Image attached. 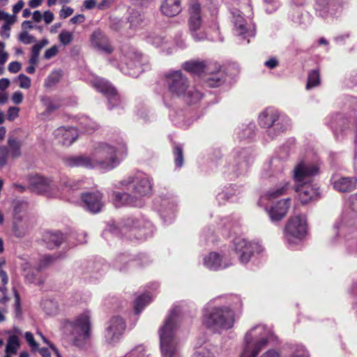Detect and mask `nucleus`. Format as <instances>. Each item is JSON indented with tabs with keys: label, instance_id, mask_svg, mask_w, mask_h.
Masks as SVG:
<instances>
[{
	"label": "nucleus",
	"instance_id": "f257e3e1",
	"mask_svg": "<svg viewBox=\"0 0 357 357\" xmlns=\"http://www.w3.org/2000/svg\"><path fill=\"white\" fill-rule=\"evenodd\" d=\"M130 193L113 192L112 199L116 206L123 205L141 207L143 206L142 197L151 194L153 182L146 174L138 173L130 176L121 182Z\"/></svg>",
	"mask_w": 357,
	"mask_h": 357
},
{
	"label": "nucleus",
	"instance_id": "f03ea898",
	"mask_svg": "<svg viewBox=\"0 0 357 357\" xmlns=\"http://www.w3.org/2000/svg\"><path fill=\"white\" fill-rule=\"evenodd\" d=\"M319 173L317 165L307 164L303 161L294 167L293 178L296 183L295 190L302 204H307L319 196V188L312 183V178Z\"/></svg>",
	"mask_w": 357,
	"mask_h": 357
},
{
	"label": "nucleus",
	"instance_id": "7ed1b4c3",
	"mask_svg": "<svg viewBox=\"0 0 357 357\" xmlns=\"http://www.w3.org/2000/svg\"><path fill=\"white\" fill-rule=\"evenodd\" d=\"M127 155V146L120 137L110 144L100 143L92 155L96 167L109 171L118 166Z\"/></svg>",
	"mask_w": 357,
	"mask_h": 357
},
{
	"label": "nucleus",
	"instance_id": "20e7f679",
	"mask_svg": "<svg viewBox=\"0 0 357 357\" xmlns=\"http://www.w3.org/2000/svg\"><path fill=\"white\" fill-rule=\"evenodd\" d=\"M181 315V307L174 306L159 330L162 357H178L176 331L180 325Z\"/></svg>",
	"mask_w": 357,
	"mask_h": 357
},
{
	"label": "nucleus",
	"instance_id": "39448f33",
	"mask_svg": "<svg viewBox=\"0 0 357 357\" xmlns=\"http://www.w3.org/2000/svg\"><path fill=\"white\" fill-rule=\"evenodd\" d=\"M273 334L264 325H257L245 335V347L240 357H256L271 339ZM261 357H280L278 351L268 350Z\"/></svg>",
	"mask_w": 357,
	"mask_h": 357
},
{
	"label": "nucleus",
	"instance_id": "423d86ee",
	"mask_svg": "<svg viewBox=\"0 0 357 357\" xmlns=\"http://www.w3.org/2000/svg\"><path fill=\"white\" fill-rule=\"evenodd\" d=\"M165 77L170 93L182 98L188 104L197 103L202 98V93L195 86L189 85L188 78L181 70L169 72L165 75Z\"/></svg>",
	"mask_w": 357,
	"mask_h": 357
},
{
	"label": "nucleus",
	"instance_id": "0eeeda50",
	"mask_svg": "<svg viewBox=\"0 0 357 357\" xmlns=\"http://www.w3.org/2000/svg\"><path fill=\"white\" fill-rule=\"evenodd\" d=\"M185 70L197 75L210 87H218L225 81V74L217 62L190 61L183 64Z\"/></svg>",
	"mask_w": 357,
	"mask_h": 357
},
{
	"label": "nucleus",
	"instance_id": "6e6552de",
	"mask_svg": "<svg viewBox=\"0 0 357 357\" xmlns=\"http://www.w3.org/2000/svg\"><path fill=\"white\" fill-rule=\"evenodd\" d=\"M108 232L115 235L121 233L131 241H144L152 235L153 225L142 218H128L123 220L120 229L110 227L108 231H105L104 234L107 235Z\"/></svg>",
	"mask_w": 357,
	"mask_h": 357
},
{
	"label": "nucleus",
	"instance_id": "1a4fd4ad",
	"mask_svg": "<svg viewBox=\"0 0 357 357\" xmlns=\"http://www.w3.org/2000/svg\"><path fill=\"white\" fill-rule=\"evenodd\" d=\"M204 325L213 332L228 330L234 324V312L228 307H214L205 310L203 315Z\"/></svg>",
	"mask_w": 357,
	"mask_h": 357
},
{
	"label": "nucleus",
	"instance_id": "9d476101",
	"mask_svg": "<svg viewBox=\"0 0 357 357\" xmlns=\"http://www.w3.org/2000/svg\"><path fill=\"white\" fill-rule=\"evenodd\" d=\"M259 124L261 127L268 128V135L274 138L289 128L291 121L278 109L269 107L259 114Z\"/></svg>",
	"mask_w": 357,
	"mask_h": 357
},
{
	"label": "nucleus",
	"instance_id": "9b49d317",
	"mask_svg": "<svg viewBox=\"0 0 357 357\" xmlns=\"http://www.w3.org/2000/svg\"><path fill=\"white\" fill-rule=\"evenodd\" d=\"M253 161L251 151L246 149H235L229 155L223 173L231 179L245 174Z\"/></svg>",
	"mask_w": 357,
	"mask_h": 357
},
{
	"label": "nucleus",
	"instance_id": "f8f14e48",
	"mask_svg": "<svg viewBox=\"0 0 357 357\" xmlns=\"http://www.w3.org/2000/svg\"><path fill=\"white\" fill-rule=\"evenodd\" d=\"M74 344L82 348L91 335V321L88 312L78 316L73 322L69 323Z\"/></svg>",
	"mask_w": 357,
	"mask_h": 357
},
{
	"label": "nucleus",
	"instance_id": "ddd939ff",
	"mask_svg": "<svg viewBox=\"0 0 357 357\" xmlns=\"http://www.w3.org/2000/svg\"><path fill=\"white\" fill-rule=\"evenodd\" d=\"M120 61V69L124 74L135 77L141 73V55L135 48L128 46L123 47Z\"/></svg>",
	"mask_w": 357,
	"mask_h": 357
},
{
	"label": "nucleus",
	"instance_id": "4468645a",
	"mask_svg": "<svg viewBox=\"0 0 357 357\" xmlns=\"http://www.w3.org/2000/svg\"><path fill=\"white\" fill-rule=\"evenodd\" d=\"M307 231L306 217L298 215L291 217L287 222L284 237L289 244L296 243L305 238Z\"/></svg>",
	"mask_w": 357,
	"mask_h": 357
},
{
	"label": "nucleus",
	"instance_id": "2eb2a0df",
	"mask_svg": "<svg viewBox=\"0 0 357 357\" xmlns=\"http://www.w3.org/2000/svg\"><path fill=\"white\" fill-rule=\"evenodd\" d=\"M202 24L201 7L198 3L195 2L189 7L188 26L192 37L196 41H202L208 38L206 33L199 31Z\"/></svg>",
	"mask_w": 357,
	"mask_h": 357
},
{
	"label": "nucleus",
	"instance_id": "dca6fc26",
	"mask_svg": "<svg viewBox=\"0 0 357 357\" xmlns=\"http://www.w3.org/2000/svg\"><path fill=\"white\" fill-rule=\"evenodd\" d=\"M234 247L235 252L242 264H247L255 252L259 253L262 251V248L259 244L242 238H236L234 240Z\"/></svg>",
	"mask_w": 357,
	"mask_h": 357
},
{
	"label": "nucleus",
	"instance_id": "f3484780",
	"mask_svg": "<svg viewBox=\"0 0 357 357\" xmlns=\"http://www.w3.org/2000/svg\"><path fill=\"white\" fill-rule=\"evenodd\" d=\"M93 86L102 93L107 99L109 109L119 106L121 100L116 90L105 79L100 77L95 78L92 82Z\"/></svg>",
	"mask_w": 357,
	"mask_h": 357
},
{
	"label": "nucleus",
	"instance_id": "a211bd4d",
	"mask_svg": "<svg viewBox=\"0 0 357 357\" xmlns=\"http://www.w3.org/2000/svg\"><path fill=\"white\" fill-rule=\"evenodd\" d=\"M80 198L82 206L92 213L100 212L104 206L103 195L100 191L82 193Z\"/></svg>",
	"mask_w": 357,
	"mask_h": 357
},
{
	"label": "nucleus",
	"instance_id": "6ab92c4d",
	"mask_svg": "<svg viewBox=\"0 0 357 357\" xmlns=\"http://www.w3.org/2000/svg\"><path fill=\"white\" fill-rule=\"evenodd\" d=\"M125 322L120 317H114L109 322L105 333V341L110 345H114L120 340L125 329Z\"/></svg>",
	"mask_w": 357,
	"mask_h": 357
},
{
	"label": "nucleus",
	"instance_id": "aec40b11",
	"mask_svg": "<svg viewBox=\"0 0 357 357\" xmlns=\"http://www.w3.org/2000/svg\"><path fill=\"white\" fill-rule=\"evenodd\" d=\"M29 183L31 190L34 192L44 194L47 197L56 196L54 192L56 187L52 181L47 178L35 175L30 178Z\"/></svg>",
	"mask_w": 357,
	"mask_h": 357
},
{
	"label": "nucleus",
	"instance_id": "412c9836",
	"mask_svg": "<svg viewBox=\"0 0 357 357\" xmlns=\"http://www.w3.org/2000/svg\"><path fill=\"white\" fill-rule=\"evenodd\" d=\"M334 190L340 192H350L356 189L357 180L354 177L342 176L337 174L332 175L330 179Z\"/></svg>",
	"mask_w": 357,
	"mask_h": 357
},
{
	"label": "nucleus",
	"instance_id": "4be33fe9",
	"mask_svg": "<svg viewBox=\"0 0 357 357\" xmlns=\"http://www.w3.org/2000/svg\"><path fill=\"white\" fill-rule=\"evenodd\" d=\"M78 131L74 127L61 126L54 131V136L63 146H70L78 137Z\"/></svg>",
	"mask_w": 357,
	"mask_h": 357
},
{
	"label": "nucleus",
	"instance_id": "5701e85b",
	"mask_svg": "<svg viewBox=\"0 0 357 357\" xmlns=\"http://www.w3.org/2000/svg\"><path fill=\"white\" fill-rule=\"evenodd\" d=\"M291 205V199L287 198L278 201L271 207L268 213L273 222L280 221L286 215Z\"/></svg>",
	"mask_w": 357,
	"mask_h": 357
},
{
	"label": "nucleus",
	"instance_id": "b1692460",
	"mask_svg": "<svg viewBox=\"0 0 357 357\" xmlns=\"http://www.w3.org/2000/svg\"><path fill=\"white\" fill-rule=\"evenodd\" d=\"M91 41L93 47L100 52L109 54L114 50L108 39L100 31H96L93 33Z\"/></svg>",
	"mask_w": 357,
	"mask_h": 357
},
{
	"label": "nucleus",
	"instance_id": "393cba45",
	"mask_svg": "<svg viewBox=\"0 0 357 357\" xmlns=\"http://www.w3.org/2000/svg\"><path fill=\"white\" fill-rule=\"evenodd\" d=\"M234 26L237 34L243 39L255 36V26L252 23H247L245 19L238 14L234 19Z\"/></svg>",
	"mask_w": 357,
	"mask_h": 357
},
{
	"label": "nucleus",
	"instance_id": "a878e982",
	"mask_svg": "<svg viewBox=\"0 0 357 357\" xmlns=\"http://www.w3.org/2000/svg\"><path fill=\"white\" fill-rule=\"evenodd\" d=\"M204 265L209 270L218 271L229 267L231 263L223 261L218 253L212 252L204 258Z\"/></svg>",
	"mask_w": 357,
	"mask_h": 357
},
{
	"label": "nucleus",
	"instance_id": "bb28decb",
	"mask_svg": "<svg viewBox=\"0 0 357 357\" xmlns=\"http://www.w3.org/2000/svg\"><path fill=\"white\" fill-rule=\"evenodd\" d=\"M64 163L68 167H83L86 168H96L93 157L86 155L68 156L63 159Z\"/></svg>",
	"mask_w": 357,
	"mask_h": 357
},
{
	"label": "nucleus",
	"instance_id": "cd10ccee",
	"mask_svg": "<svg viewBox=\"0 0 357 357\" xmlns=\"http://www.w3.org/2000/svg\"><path fill=\"white\" fill-rule=\"evenodd\" d=\"M149 262V257L145 255H142L137 260L132 261L129 259V256L121 254L118 255L114 259V266L119 271H124L128 263L135 264L137 266H143Z\"/></svg>",
	"mask_w": 357,
	"mask_h": 357
},
{
	"label": "nucleus",
	"instance_id": "c85d7f7f",
	"mask_svg": "<svg viewBox=\"0 0 357 357\" xmlns=\"http://www.w3.org/2000/svg\"><path fill=\"white\" fill-rule=\"evenodd\" d=\"M160 10L167 17L177 15L181 11V0H162Z\"/></svg>",
	"mask_w": 357,
	"mask_h": 357
},
{
	"label": "nucleus",
	"instance_id": "c756f323",
	"mask_svg": "<svg viewBox=\"0 0 357 357\" xmlns=\"http://www.w3.org/2000/svg\"><path fill=\"white\" fill-rule=\"evenodd\" d=\"M176 211V204L174 201L163 200L160 213L165 222L169 223L172 222L175 217Z\"/></svg>",
	"mask_w": 357,
	"mask_h": 357
},
{
	"label": "nucleus",
	"instance_id": "7c9ffc66",
	"mask_svg": "<svg viewBox=\"0 0 357 357\" xmlns=\"http://www.w3.org/2000/svg\"><path fill=\"white\" fill-rule=\"evenodd\" d=\"M64 236L61 232L46 231L43 235V241L49 249H53L61 244Z\"/></svg>",
	"mask_w": 357,
	"mask_h": 357
},
{
	"label": "nucleus",
	"instance_id": "2f4dec72",
	"mask_svg": "<svg viewBox=\"0 0 357 357\" xmlns=\"http://www.w3.org/2000/svg\"><path fill=\"white\" fill-rule=\"evenodd\" d=\"M256 126L255 123L250 122L248 124H242L235 131L239 140L251 139L255 135Z\"/></svg>",
	"mask_w": 357,
	"mask_h": 357
},
{
	"label": "nucleus",
	"instance_id": "473e14b6",
	"mask_svg": "<svg viewBox=\"0 0 357 357\" xmlns=\"http://www.w3.org/2000/svg\"><path fill=\"white\" fill-rule=\"evenodd\" d=\"M81 182L79 181L68 180L63 182V190L68 194L67 198L70 202H77L78 198L75 197L73 195L77 190L79 188Z\"/></svg>",
	"mask_w": 357,
	"mask_h": 357
},
{
	"label": "nucleus",
	"instance_id": "72a5a7b5",
	"mask_svg": "<svg viewBox=\"0 0 357 357\" xmlns=\"http://www.w3.org/2000/svg\"><path fill=\"white\" fill-rule=\"evenodd\" d=\"M20 347V342L17 335H11L7 340L5 348L6 354H16Z\"/></svg>",
	"mask_w": 357,
	"mask_h": 357
},
{
	"label": "nucleus",
	"instance_id": "f704fd0d",
	"mask_svg": "<svg viewBox=\"0 0 357 357\" xmlns=\"http://www.w3.org/2000/svg\"><path fill=\"white\" fill-rule=\"evenodd\" d=\"M289 184L287 182H282L280 183L275 189L270 190L266 194L268 199H272L282 196L287 193L289 189Z\"/></svg>",
	"mask_w": 357,
	"mask_h": 357
},
{
	"label": "nucleus",
	"instance_id": "c9c22d12",
	"mask_svg": "<svg viewBox=\"0 0 357 357\" xmlns=\"http://www.w3.org/2000/svg\"><path fill=\"white\" fill-rule=\"evenodd\" d=\"M151 301V297L150 295L144 294L139 296H138L135 301L134 304L135 311L136 314H139L146 305L149 303Z\"/></svg>",
	"mask_w": 357,
	"mask_h": 357
},
{
	"label": "nucleus",
	"instance_id": "e433bc0d",
	"mask_svg": "<svg viewBox=\"0 0 357 357\" xmlns=\"http://www.w3.org/2000/svg\"><path fill=\"white\" fill-rule=\"evenodd\" d=\"M320 84V74L319 70H311L308 74L306 89H310Z\"/></svg>",
	"mask_w": 357,
	"mask_h": 357
},
{
	"label": "nucleus",
	"instance_id": "4c0bfd02",
	"mask_svg": "<svg viewBox=\"0 0 357 357\" xmlns=\"http://www.w3.org/2000/svg\"><path fill=\"white\" fill-rule=\"evenodd\" d=\"M128 20L132 27H137L143 21L141 13L136 10H131L129 13Z\"/></svg>",
	"mask_w": 357,
	"mask_h": 357
},
{
	"label": "nucleus",
	"instance_id": "58836bf2",
	"mask_svg": "<svg viewBox=\"0 0 357 357\" xmlns=\"http://www.w3.org/2000/svg\"><path fill=\"white\" fill-rule=\"evenodd\" d=\"M174 155L175 165L178 167H181L183 164V151L181 146L176 145L174 148Z\"/></svg>",
	"mask_w": 357,
	"mask_h": 357
},
{
	"label": "nucleus",
	"instance_id": "ea45409f",
	"mask_svg": "<svg viewBox=\"0 0 357 357\" xmlns=\"http://www.w3.org/2000/svg\"><path fill=\"white\" fill-rule=\"evenodd\" d=\"M8 146L12 155L15 158L20 155V143L15 139H8Z\"/></svg>",
	"mask_w": 357,
	"mask_h": 357
},
{
	"label": "nucleus",
	"instance_id": "a19ab883",
	"mask_svg": "<svg viewBox=\"0 0 357 357\" xmlns=\"http://www.w3.org/2000/svg\"><path fill=\"white\" fill-rule=\"evenodd\" d=\"M59 40L63 45H69L73 40V34L71 32L67 31H62L59 36Z\"/></svg>",
	"mask_w": 357,
	"mask_h": 357
},
{
	"label": "nucleus",
	"instance_id": "79ce46f5",
	"mask_svg": "<svg viewBox=\"0 0 357 357\" xmlns=\"http://www.w3.org/2000/svg\"><path fill=\"white\" fill-rule=\"evenodd\" d=\"M269 168L273 174H278L282 171L283 165L280 160L274 158L270 161Z\"/></svg>",
	"mask_w": 357,
	"mask_h": 357
},
{
	"label": "nucleus",
	"instance_id": "37998d69",
	"mask_svg": "<svg viewBox=\"0 0 357 357\" xmlns=\"http://www.w3.org/2000/svg\"><path fill=\"white\" fill-rule=\"evenodd\" d=\"M19 40L25 44V45H29L33 42H35L36 39L35 37L32 35H30L27 31H24L21 32L19 35Z\"/></svg>",
	"mask_w": 357,
	"mask_h": 357
},
{
	"label": "nucleus",
	"instance_id": "c03bdc74",
	"mask_svg": "<svg viewBox=\"0 0 357 357\" xmlns=\"http://www.w3.org/2000/svg\"><path fill=\"white\" fill-rule=\"evenodd\" d=\"M192 357H215V356L209 349L203 347L197 349Z\"/></svg>",
	"mask_w": 357,
	"mask_h": 357
},
{
	"label": "nucleus",
	"instance_id": "a18cd8bd",
	"mask_svg": "<svg viewBox=\"0 0 357 357\" xmlns=\"http://www.w3.org/2000/svg\"><path fill=\"white\" fill-rule=\"evenodd\" d=\"M48 43L49 41L47 39H43L40 40L32 47L31 53L39 56L41 50L46 46Z\"/></svg>",
	"mask_w": 357,
	"mask_h": 357
},
{
	"label": "nucleus",
	"instance_id": "49530a36",
	"mask_svg": "<svg viewBox=\"0 0 357 357\" xmlns=\"http://www.w3.org/2000/svg\"><path fill=\"white\" fill-rule=\"evenodd\" d=\"M61 74L59 71H55L51 73L47 77V84L52 86L58 83L60 80Z\"/></svg>",
	"mask_w": 357,
	"mask_h": 357
},
{
	"label": "nucleus",
	"instance_id": "de8ad7c7",
	"mask_svg": "<svg viewBox=\"0 0 357 357\" xmlns=\"http://www.w3.org/2000/svg\"><path fill=\"white\" fill-rule=\"evenodd\" d=\"M24 337L33 351H36L38 349V344L35 341L33 335L31 332H26Z\"/></svg>",
	"mask_w": 357,
	"mask_h": 357
},
{
	"label": "nucleus",
	"instance_id": "09e8293b",
	"mask_svg": "<svg viewBox=\"0 0 357 357\" xmlns=\"http://www.w3.org/2000/svg\"><path fill=\"white\" fill-rule=\"evenodd\" d=\"M317 3L323 8H327L328 11L332 15H335L336 13L333 11V7L335 6V3L328 1V0H317Z\"/></svg>",
	"mask_w": 357,
	"mask_h": 357
},
{
	"label": "nucleus",
	"instance_id": "8fccbe9b",
	"mask_svg": "<svg viewBox=\"0 0 357 357\" xmlns=\"http://www.w3.org/2000/svg\"><path fill=\"white\" fill-rule=\"evenodd\" d=\"M0 20H4V24H13L15 22V17L0 10Z\"/></svg>",
	"mask_w": 357,
	"mask_h": 357
},
{
	"label": "nucleus",
	"instance_id": "3c124183",
	"mask_svg": "<svg viewBox=\"0 0 357 357\" xmlns=\"http://www.w3.org/2000/svg\"><path fill=\"white\" fill-rule=\"evenodd\" d=\"M44 309L47 314L51 315L57 312L56 305L51 301H47L44 303Z\"/></svg>",
	"mask_w": 357,
	"mask_h": 357
},
{
	"label": "nucleus",
	"instance_id": "603ef678",
	"mask_svg": "<svg viewBox=\"0 0 357 357\" xmlns=\"http://www.w3.org/2000/svg\"><path fill=\"white\" fill-rule=\"evenodd\" d=\"M18 79L20 81V87L22 89H29L31 86V79L29 77L24 74H20L18 76Z\"/></svg>",
	"mask_w": 357,
	"mask_h": 357
},
{
	"label": "nucleus",
	"instance_id": "864d4df0",
	"mask_svg": "<svg viewBox=\"0 0 357 357\" xmlns=\"http://www.w3.org/2000/svg\"><path fill=\"white\" fill-rule=\"evenodd\" d=\"M53 259L54 258L51 255L43 256L38 264V270L45 268L52 262Z\"/></svg>",
	"mask_w": 357,
	"mask_h": 357
},
{
	"label": "nucleus",
	"instance_id": "5fc2aeb1",
	"mask_svg": "<svg viewBox=\"0 0 357 357\" xmlns=\"http://www.w3.org/2000/svg\"><path fill=\"white\" fill-rule=\"evenodd\" d=\"M5 43L0 42V66H3L8 60V54L4 51Z\"/></svg>",
	"mask_w": 357,
	"mask_h": 357
},
{
	"label": "nucleus",
	"instance_id": "6e6d98bb",
	"mask_svg": "<svg viewBox=\"0 0 357 357\" xmlns=\"http://www.w3.org/2000/svg\"><path fill=\"white\" fill-rule=\"evenodd\" d=\"M57 53L58 47L56 45H54L45 51L44 54V58L45 59H50L51 58L55 56Z\"/></svg>",
	"mask_w": 357,
	"mask_h": 357
},
{
	"label": "nucleus",
	"instance_id": "4d7b16f0",
	"mask_svg": "<svg viewBox=\"0 0 357 357\" xmlns=\"http://www.w3.org/2000/svg\"><path fill=\"white\" fill-rule=\"evenodd\" d=\"M19 108L15 107H10L8 110V119L13 121L19 115Z\"/></svg>",
	"mask_w": 357,
	"mask_h": 357
},
{
	"label": "nucleus",
	"instance_id": "13d9d810",
	"mask_svg": "<svg viewBox=\"0 0 357 357\" xmlns=\"http://www.w3.org/2000/svg\"><path fill=\"white\" fill-rule=\"evenodd\" d=\"M22 65L18 61H12L9 63L8 66V70L11 73H18L21 69Z\"/></svg>",
	"mask_w": 357,
	"mask_h": 357
},
{
	"label": "nucleus",
	"instance_id": "bf43d9fd",
	"mask_svg": "<svg viewBox=\"0 0 357 357\" xmlns=\"http://www.w3.org/2000/svg\"><path fill=\"white\" fill-rule=\"evenodd\" d=\"M9 299L6 287H0V303L6 305Z\"/></svg>",
	"mask_w": 357,
	"mask_h": 357
},
{
	"label": "nucleus",
	"instance_id": "052dcab7",
	"mask_svg": "<svg viewBox=\"0 0 357 357\" xmlns=\"http://www.w3.org/2000/svg\"><path fill=\"white\" fill-rule=\"evenodd\" d=\"M10 25L8 24H3L2 25L0 33L3 38L7 39L10 37Z\"/></svg>",
	"mask_w": 357,
	"mask_h": 357
},
{
	"label": "nucleus",
	"instance_id": "680f3d73",
	"mask_svg": "<svg viewBox=\"0 0 357 357\" xmlns=\"http://www.w3.org/2000/svg\"><path fill=\"white\" fill-rule=\"evenodd\" d=\"M86 123L82 122V123L84 124V128L86 132H89L97 128V125L96 123L87 119H86Z\"/></svg>",
	"mask_w": 357,
	"mask_h": 357
},
{
	"label": "nucleus",
	"instance_id": "e2e57ef3",
	"mask_svg": "<svg viewBox=\"0 0 357 357\" xmlns=\"http://www.w3.org/2000/svg\"><path fill=\"white\" fill-rule=\"evenodd\" d=\"M73 13V9L70 7L63 6L60 11V17L61 18H66L70 16Z\"/></svg>",
	"mask_w": 357,
	"mask_h": 357
},
{
	"label": "nucleus",
	"instance_id": "0e129e2a",
	"mask_svg": "<svg viewBox=\"0 0 357 357\" xmlns=\"http://www.w3.org/2000/svg\"><path fill=\"white\" fill-rule=\"evenodd\" d=\"M23 100V94L21 91H16L13 93L12 97L13 102L18 105L22 102Z\"/></svg>",
	"mask_w": 357,
	"mask_h": 357
},
{
	"label": "nucleus",
	"instance_id": "69168bd1",
	"mask_svg": "<svg viewBox=\"0 0 357 357\" xmlns=\"http://www.w3.org/2000/svg\"><path fill=\"white\" fill-rule=\"evenodd\" d=\"M264 65L270 69H273L278 66V61L275 58H271L264 63Z\"/></svg>",
	"mask_w": 357,
	"mask_h": 357
},
{
	"label": "nucleus",
	"instance_id": "338daca9",
	"mask_svg": "<svg viewBox=\"0 0 357 357\" xmlns=\"http://www.w3.org/2000/svg\"><path fill=\"white\" fill-rule=\"evenodd\" d=\"M43 19H44V21L45 22V23L47 24H49L54 20V14L49 10L45 11L43 15Z\"/></svg>",
	"mask_w": 357,
	"mask_h": 357
},
{
	"label": "nucleus",
	"instance_id": "774afa93",
	"mask_svg": "<svg viewBox=\"0 0 357 357\" xmlns=\"http://www.w3.org/2000/svg\"><path fill=\"white\" fill-rule=\"evenodd\" d=\"M24 2L22 0H19L16 4L13 7V12L14 14L18 13L24 7Z\"/></svg>",
	"mask_w": 357,
	"mask_h": 357
}]
</instances>
